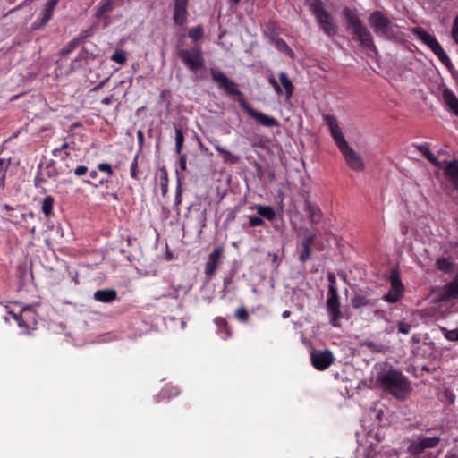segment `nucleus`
I'll use <instances>...</instances> for the list:
<instances>
[{
    "label": "nucleus",
    "instance_id": "36",
    "mask_svg": "<svg viewBox=\"0 0 458 458\" xmlns=\"http://www.w3.org/2000/svg\"><path fill=\"white\" fill-rule=\"evenodd\" d=\"M204 31L202 26L199 25L190 29L188 36L194 41L198 42L203 37Z\"/></svg>",
    "mask_w": 458,
    "mask_h": 458
},
{
    "label": "nucleus",
    "instance_id": "31",
    "mask_svg": "<svg viewBox=\"0 0 458 458\" xmlns=\"http://www.w3.org/2000/svg\"><path fill=\"white\" fill-rule=\"evenodd\" d=\"M55 199L52 196H47L43 199L41 203V210L46 217L53 216Z\"/></svg>",
    "mask_w": 458,
    "mask_h": 458
},
{
    "label": "nucleus",
    "instance_id": "6",
    "mask_svg": "<svg viewBox=\"0 0 458 458\" xmlns=\"http://www.w3.org/2000/svg\"><path fill=\"white\" fill-rule=\"evenodd\" d=\"M177 56L191 72H198L205 66L202 48L195 45L191 48H178Z\"/></svg>",
    "mask_w": 458,
    "mask_h": 458
},
{
    "label": "nucleus",
    "instance_id": "10",
    "mask_svg": "<svg viewBox=\"0 0 458 458\" xmlns=\"http://www.w3.org/2000/svg\"><path fill=\"white\" fill-rule=\"evenodd\" d=\"M239 103L242 108L248 114V115L255 119L261 125L265 127H276L279 125V123L276 118L268 116L262 112L257 111L245 99L241 98Z\"/></svg>",
    "mask_w": 458,
    "mask_h": 458
},
{
    "label": "nucleus",
    "instance_id": "18",
    "mask_svg": "<svg viewBox=\"0 0 458 458\" xmlns=\"http://www.w3.org/2000/svg\"><path fill=\"white\" fill-rule=\"evenodd\" d=\"M327 309L330 316V323L333 327H339V320L343 318L340 310V302L338 298H327Z\"/></svg>",
    "mask_w": 458,
    "mask_h": 458
},
{
    "label": "nucleus",
    "instance_id": "48",
    "mask_svg": "<svg viewBox=\"0 0 458 458\" xmlns=\"http://www.w3.org/2000/svg\"><path fill=\"white\" fill-rule=\"evenodd\" d=\"M411 326L408 323L400 321L398 322V331L403 335H407L410 333Z\"/></svg>",
    "mask_w": 458,
    "mask_h": 458
},
{
    "label": "nucleus",
    "instance_id": "51",
    "mask_svg": "<svg viewBox=\"0 0 458 458\" xmlns=\"http://www.w3.org/2000/svg\"><path fill=\"white\" fill-rule=\"evenodd\" d=\"M445 337L449 341H458V328L447 331Z\"/></svg>",
    "mask_w": 458,
    "mask_h": 458
},
{
    "label": "nucleus",
    "instance_id": "21",
    "mask_svg": "<svg viewBox=\"0 0 458 458\" xmlns=\"http://www.w3.org/2000/svg\"><path fill=\"white\" fill-rule=\"evenodd\" d=\"M442 98L448 108L458 116V98L456 95L450 89L445 88L442 90Z\"/></svg>",
    "mask_w": 458,
    "mask_h": 458
},
{
    "label": "nucleus",
    "instance_id": "14",
    "mask_svg": "<svg viewBox=\"0 0 458 458\" xmlns=\"http://www.w3.org/2000/svg\"><path fill=\"white\" fill-rule=\"evenodd\" d=\"M20 328L22 329L23 334L30 335L31 329H35L37 324V313L30 307L26 306L20 311Z\"/></svg>",
    "mask_w": 458,
    "mask_h": 458
},
{
    "label": "nucleus",
    "instance_id": "25",
    "mask_svg": "<svg viewBox=\"0 0 458 458\" xmlns=\"http://www.w3.org/2000/svg\"><path fill=\"white\" fill-rule=\"evenodd\" d=\"M58 2L59 0H48L47 2L38 27L45 26L52 19L53 12L55 9Z\"/></svg>",
    "mask_w": 458,
    "mask_h": 458
},
{
    "label": "nucleus",
    "instance_id": "59",
    "mask_svg": "<svg viewBox=\"0 0 458 458\" xmlns=\"http://www.w3.org/2000/svg\"><path fill=\"white\" fill-rule=\"evenodd\" d=\"M113 100H114V95H110L108 97L102 98L101 103L104 105H110V104H112Z\"/></svg>",
    "mask_w": 458,
    "mask_h": 458
},
{
    "label": "nucleus",
    "instance_id": "28",
    "mask_svg": "<svg viewBox=\"0 0 458 458\" xmlns=\"http://www.w3.org/2000/svg\"><path fill=\"white\" fill-rule=\"evenodd\" d=\"M279 81L285 90V96L287 99H290L293 96L294 87L291 80L288 78L284 72H280L278 74Z\"/></svg>",
    "mask_w": 458,
    "mask_h": 458
},
{
    "label": "nucleus",
    "instance_id": "19",
    "mask_svg": "<svg viewBox=\"0 0 458 458\" xmlns=\"http://www.w3.org/2000/svg\"><path fill=\"white\" fill-rule=\"evenodd\" d=\"M316 233L305 236L301 241V251L299 254V260L305 263L310 259L312 246L316 239Z\"/></svg>",
    "mask_w": 458,
    "mask_h": 458
},
{
    "label": "nucleus",
    "instance_id": "45",
    "mask_svg": "<svg viewBox=\"0 0 458 458\" xmlns=\"http://www.w3.org/2000/svg\"><path fill=\"white\" fill-rule=\"evenodd\" d=\"M138 159H139V154H137L133 160H132V163L131 165V167H130V175L131 178L133 179H138Z\"/></svg>",
    "mask_w": 458,
    "mask_h": 458
},
{
    "label": "nucleus",
    "instance_id": "29",
    "mask_svg": "<svg viewBox=\"0 0 458 458\" xmlns=\"http://www.w3.org/2000/svg\"><path fill=\"white\" fill-rule=\"evenodd\" d=\"M215 323L218 328V333L220 334L221 338L225 340L231 336V329L225 318L217 317L215 318Z\"/></svg>",
    "mask_w": 458,
    "mask_h": 458
},
{
    "label": "nucleus",
    "instance_id": "49",
    "mask_svg": "<svg viewBox=\"0 0 458 458\" xmlns=\"http://www.w3.org/2000/svg\"><path fill=\"white\" fill-rule=\"evenodd\" d=\"M452 37L456 44H458V15L454 18L453 28H452Z\"/></svg>",
    "mask_w": 458,
    "mask_h": 458
},
{
    "label": "nucleus",
    "instance_id": "41",
    "mask_svg": "<svg viewBox=\"0 0 458 458\" xmlns=\"http://www.w3.org/2000/svg\"><path fill=\"white\" fill-rule=\"evenodd\" d=\"M235 318L240 321V322H247L248 319H249V313L246 310L245 307L242 306V307H239L236 311H235Z\"/></svg>",
    "mask_w": 458,
    "mask_h": 458
},
{
    "label": "nucleus",
    "instance_id": "27",
    "mask_svg": "<svg viewBox=\"0 0 458 458\" xmlns=\"http://www.w3.org/2000/svg\"><path fill=\"white\" fill-rule=\"evenodd\" d=\"M114 0H101L97 7L96 17L101 19L105 14L109 13L114 9Z\"/></svg>",
    "mask_w": 458,
    "mask_h": 458
},
{
    "label": "nucleus",
    "instance_id": "11",
    "mask_svg": "<svg viewBox=\"0 0 458 458\" xmlns=\"http://www.w3.org/2000/svg\"><path fill=\"white\" fill-rule=\"evenodd\" d=\"M318 24L323 32L328 37H334L337 34V25L332 14L327 10H320V12L313 14Z\"/></svg>",
    "mask_w": 458,
    "mask_h": 458
},
{
    "label": "nucleus",
    "instance_id": "22",
    "mask_svg": "<svg viewBox=\"0 0 458 458\" xmlns=\"http://www.w3.org/2000/svg\"><path fill=\"white\" fill-rule=\"evenodd\" d=\"M94 299L103 303H109L117 299V292L114 289H101L94 293Z\"/></svg>",
    "mask_w": 458,
    "mask_h": 458
},
{
    "label": "nucleus",
    "instance_id": "43",
    "mask_svg": "<svg viewBox=\"0 0 458 458\" xmlns=\"http://www.w3.org/2000/svg\"><path fill=\"white\" fill-rule=\"evenodd\" d=\"M73 149L72 147H71V144L68 141H64L60 147H57L52 150V155L55 157L61 156L63 151H68V149Z\"/></svg>",
    "mask_w": 458,
    "mask_h": 458
},
{
    "label": "nucleus",
    "instance_id": "63",
    "mask_svg": "<svg viewBox=\"0 0 458 458\" xmlns=\"http://www.w3.org/2000/svg\"><path fill=\"white\" fill-rule=\"evenodd\" d=\"M175 205H179L182 202V196H181V191L180 189H177L176 191V196H175Z\"/></svg>",
    "mask_w": 458,
    "mask_h": 458
},
{
    "label": "nucleus",
    "instance_id": "34",
    "mask_svg": "<svg viewBox=\"0 0 458 458\" xmlns=\"http://www.w3.org/2000/svg\"><path fill=\"white\" fill-rule=\"evenodd\" d=\"M454 266V263L448 258H439L436 261V268L444 273H449Z\"/></svg>",
    "mask_w": 458,
    "mask_h": 458
},
{
    "label": "nucleus",
    "instance_id": "53",
    "mask_svg": "<svg viewBox=\"0 0 458 458\" xmlns=\"http://www.w3.org/2000/svg\"><path fill=\"white\" fill-rule=\"evenodd\" d=\"M327 296H328L327 298H333V299L338 298L337 289L335 285H333V284L329 285Z\"/></svg>",
    "mask_w": 458,
    "mask_h": 458
},
{
    "label": "nucleus",
    "instance_id": "47",
    "mask_svg": "<svg viewBox=\"0 0 458 458\" xmlns=\"http://www.w3.org/2000/svg\"><path fill=\"white\" fill-rule=\"evenodd\" d=\"M265 221L260 216H252L249 219L250 227L264 226Z\"/></svg>",
    "mask_w": 458,
    "mask_h": 458
},
{
    "label": "nucleus",
    "instance_id": "23",
    "mask_svg": "<svg viewBox=\"0 0 458 458\" xmlns=\"http://www.w3.org/2000/svg\"><path fill=\"white\" fill-rule=\"evenodd\" d=\"M418 151H420L424 157L430 162L435 167L440 168L441 162L434 156V154L430 151L428 144H413L412 145Z\"/></svg>",
    "mask_w": 458,
    "mask_h": 458
},
{
    "label": "nucleus",
    "instance_id": "2",
    "mask_svg": "<svg viewBox=\"0 0 458 458\" xmlns=\"http://www.w3.org/2000/svg\"><path fill=\"white\" fill-rule=\"evenodd\" d=\"M378 386L398 400H404L411 388L407 377L396 369H389L377 376Z\"/></svg>",
    "mask_w": 458,
    "mask_h": 458
},
{
    "label": "nucleus",
    "instance_id": "32",
    "mask_svg": "<svg viewBox=\"0 0 458 458\" xmlns=\"http://www.w3.org/2000/svg\"><path fill=\"white\" fill-rule=\"evenodd\" d=\"M11 165V160L7 158H0V189L5 188L6 172Z\"/></svg>",
    "mask_w": 458,
    "mask_h": 458
},
{
    "label": "nucleus",
    "instance_id": "38",
    "mask_svg": "<svg viewBox=\"0 0 458 458\" xmlns=\"http://www.w3.org/2000/svg\"><path fill=\"white\" fill-rule=\"evenodd\" d=\"M89 59H95V55L89 52L87 49H81L77 56L72 60V64H76L78 62H81V61H88Z\"/></svg>",
    "mask_w": 458,
    "mask_h": 458
},
{
    "label": "nucleus",
    "instance_id": "5",
    "mask_svg": "<svg viewBox=\"0 0 458 458\" xmlns=\"http://www.w3.org/2000/svg\"><path fill=\"white\" fill-rule=\"evenodd\" d=\"M413 35L417 38V39L420 40L422 43L427 45L430 50L437 56L439 61L448 69L453 67V64L438 42L435 36L429 34L424 29L420 27H416L412 30Z\"/></svg>",
    "mask_w": 458,
    "mask_h": 458
},
{
    "label": "nucleus",
    "instance_id": "58",
    "mask_svg": "<svg viewBox=\"0 0 458 458\" xmlns=\"http://www.w3.org/2000/svg\"><path fill=\"white\" fill-rule=\"evenodd\" d=\"M71 157V153L69 151H63V153L61 154V156H59L58 157H60V159L64 162V164H67L66 163V160Z\"/></svg>",
    "mask_w": 458,
    "mask_h": 458
},
{
    "label": "nucleus",
    "instance_id": "12",
    "mask_svg": "<svg viewBox=\"0 0 458 458\" xmlns=\"http://www.w3.org/2000/svg\"><path fill=\"white\" fill-rule=\"evenodd\" d=\"M210 74L212 79L218 84L219 88L224 89L228 95L242 96V93L238 89L237 85L230 80L223 72L211 68Z\"/></svg>",
    "mask_w": 458,
    "mask_h": 458
},
{
    "label": "nucleus",
    "instance_id": "26",
    "mask_svg": "<svg viewBox=\"0 0 458 458\" xmlns=\"http://www.w3.org/2000/svg\"><path fill=\"white\" fill-rule=\"evenodd\" d=\"M305 210L312 224L318 225L320 223L322 212L318 206L308 202Z\"/></svg>",
    "mask_w": 458,
    "mask_h": 458
},
{
    "label": "nucleus",
    "instance_id": "56",
    "mask_svg": "<svg viewBox=\"0 0 458 458\" xmlns=\"http://www.w3.org/2000/svg\"><path fill=\"white\" fill-rule=\"evenodd\" d=\"M9 315L12 316V318L17 322L18 324V327H20V322H21V319H20V312L19 313H15L12 310H8L7 311Z\"/></svg>",
    "mask_w": 458,
    "mask_h": 458
},
{
    "label": "nucleus",
    "instance_id": "1",
    "mask_svg": "<svg viewBox=\"0 0 458 458\" xmlns=\"http://www.w3.org/2000/svg\"><path fill=\"white\" fill-rule=\"evenodd\" d=\"M323 121L328 127L330 134L338 149L344 156L348 166L357 172L362 171L365 166L363 160L361 157L349 146L338 125L336 117L332 114H324Z\"/></svg>",
    "mask_w": 458,
    "mask_h": 458
},
{
    "label": "nucleus",
    "instance_id": "50",
    "mask_svg": "<svg viewBox=\"0 0 458 458\" xmlns=\"http://www.w3.org/2000/svg\"><path fill=\"white\" fill-rule=\"evenodd\" d=\"M88 172V167L86 165H78L74 170L73 173L77 177H81L82 175H85Z\"/></svg>",
    "mask_w": 458,
    "mask_h": 458
},
{
    "label": "nucleus",
    "instance_id": "37",
    "mask_svg": "<svg viewBox=\"0 0 458 458\" xmlns=\"http://www.w3.org/2000/svg\"><path fill=\"white\" fill-rule=\"evenodd\" d=\"M184 142L183 132L181 129H175V150L177 154H181Z\"/></svg>",
    "mask_w": 458,
    "mask_h": 458
},
{
    "label": "nucleus",
    "instance_id": "16",
    "mask_svg": "<svg viewBox=\"0 0 458 458\" xmlns=\"http://www.w3.org/2000/svg\"><path fill=\"white\" fill-rule=\"evenodd\" d=\"M439 443H440V438L438 437H419L411 445V453L413 454H420L427 448L436 447Z\"/></svg>",
    "mask_w": 458,
    "mask_h": 458
},
{
    "label": "nucleus",
    "instance_id": "4",
    "mask_svg": "<svg viewBox=\"0 0 458 458\" xmlns=\"http://www.w3.org/2000/svg\"><path fill=\"white\" fill-rule=\"evenodd\" d=\"M72 167L68 164L57 165L54 159H49L44 165L40 162L38 165V174L35 177V186L39 187L41 184L47 182L51 179H56L60 175L69 174Z\"/></svg>",
    "mask_w": 458,
    "mask_h": 458
},
{
    "label": "nucleus",
    "instance_id": "35",
    "mask_svg": "<svg viewBox=\"0 0 458 458\" xmlns=\"http://www.w3.org/2000/svg\"><path fill=\"white\" fill-rule=\"evenodd\" d=\"M305 4L312 14L326 9L322 0H305Z\"/></svg>",
    "mask_w": 458,
    "mask_h": 458
},
{
    "label": "nucleus",
    "instance_id": "20",
    "mask_svg": "<svg viewBox=\"0 0 458 458\" xmlns=\"http://www.w3.org/2000/svg\"><path fill=\"white\" fill-rule=\"evenodd\" d=\"M441 294L443 301L458 300V272L453 280L443 287Z\"/></svg>",
    "mask_w": 458,
    "mask_h": 458
},
{
    "label": "nucleus",
    "instance_id": "17",
    "mask_svg": "<svg viewBox=\"0 0 458 458\" xmlns=\"http://www.w3.org/2000/svg\"><path fill=\"white\" fill-rule=\"evenodd\" d=\"M188 0H174L173 20L178 26H182L188 17Z\"/></svg>",
    "mask_w": 458,
    "mask_h": 458
},
{
    "label": "nucleus",
    "instance_id": "15",
    "mask_svg": "<svg viewBox=\"0 0 458 458\" xmlns=\"http://www.w3.org/2000/svg\"><path fill=\"white\" fill-rule=\"evenodd\" d=\"M224 252V248L219 246L216 247L213 251L208 255L206 265H205V276L208 280H210L215 275L217 267L219 265V261L221 256Z\"/></svg>",
    "mask_w": 458,
    "mask_h": 458
},
{
    "label": "nucleus",
    "instance_id": "42",
    "mask_svg": "<svg viewBox=\"0 0 458 458\" xmlns=\"http://www.w3.org/2000/svg\"><path fill=\"white\" fill-rule=\"evenodd\" d=\"M111 60L117 64H123L126 62L127 57H126L125 53L123 50H116L111 55Z\"/></svg>",
    "mask_w": 458,
    "mask_h": 458
},
{
    "label": "nucleus",
    "instance_id": "54",
    "mask_svg": "<svg viewBox=\"0 0 458 458\" xmlns=\"http://www.w3.org/2000/svg\"><path fill=\"white\" fill-rule=\"evenodd\" d=\"M179 165H180V168L183 171L186 170L187 168V158H186V156L185 155H182L180 157V159H179Z\"/></svg>",
    "mask_w": 458,
    "mask_h": 458
},
{
    "label": "nucleus",
    "instance_id": "64",
    "mask_svg": "<svg viewBox=\"0 0 458 458\" xmlns=\"http://www.w3.org/2000/svg\"><path fill=\"white\" fill-rule=\"evenodd\" d=\"M233 282V279L231 277L229 278H225L224 279V287L225 289L227 288Z\"/></svg>",
    "mask_w": 458,
    "mask_h": 458
},
{
    "label": "nucleus",
    "instance_id": "40",
    "mask_svg": "<svg viewBox=\"0 0 458 458\" xmlns=\"http://www.w3.org/2000/svg\"><path fill=\"white\" fill-rule=\"evenodd\" d=\"M160 186L162 194L165 196L168 191V176L165 167L161 169Z\"/></svg>",
    "mask_w": 458,
    "mask_h": 458
},
{
    "label": "nucleus",
    "instance_id": "52",
    "mask_svg": "<svg viewBox=\"0 0 458 458\" xmlns=\"http://www.w3.org/2000/svg\"><path fill=\"white\" fill-rule=\"evenodd\" d=\"M268 81L278 95L282 93V89L274 77H270Z\"/></svg>",
    "mask_w": 458,
    "mask_h": 458
},
{
    "label": "nucleus",
    "instance_id": "44",
    "mask_svg": "<svg viewBox=\"0 0 458 458\" xmlns=\"http://www.w3.org/2000/svg\"><path fill=\"white\" fill-rule=\"evenodd\" d=\"M276 47L280 50V51H284L286 52L288 55H293V51L291 49V47L285 43V41L282 38H279L276 41Z\"/></svg>",
    "mask_w": 458,
    "mask_h": 458
},
{
    "label": "nucleus",
    "instance_id": "61",
    "mask_svg": "<svg viewBox=\"0 0 458 458\" xmlns=\"http://www.w3.org/2000/svg\"><path fill=\"white\" fill-rule=\"evenodd\" d=\"M105 199H107L108 197H111L113 198L114 200H118L119 198H118V195L116 192H106L105 195H104Z\"/></svg>",
    "mask_w": 458,
    "mask_h": 458
},
{
    "label": "nucleus",
    "instance_id": "9",
    "mask_svg": "<svg viewBox=\"0 0 458 458\" xmlns=\"http://www.w3.org/2000/svg\"><path fill=\"white\" fill-rule=\"evenodd\" d=\"M391 286L388 293L384 296V301L389 303H395L401 300L404 293V285L402 283L397 269H393L390 274Z\"/></svg>",
    "mask_w": 458,
    "mask_h": 458
},
{
    "label": "nucleus",
    "instance_id": "24",
    "mask_svg": "<svg viewBox=\"0 0 458 458\" xmlns=\"http://www.w3.org/2000/svg\"><path fill=\"white\" fill-rule=\"evenodd\" d=\"M377 300H371L367 295L356 293L351 300V305L353 309L358 310L362 307H372L376 304Z\"/></svg>",
    "mask_w": 458,
    "mask_h": 458
},
{
    "label": "nucleus",
    "instance_id": "46",
    "mask_svg": "<svg viewBox=\"0 0 458 458\" xmlns=\"http://www.w3.org/2000/svg\"><path fill=\"white\" fill-rule=\"evenodd\" d=\"M97 167H98V171L106 173L109 176H113L114 175V170H113V167H112V165L110 164L99 163V164H98Z\"/></svg>",
    "mask_w": 458,
    "mask_h": 458
},
{
    "label": "nucleus",
    "instance_id": "55",
    "mask_svg": "<svg viewBox=\"0 0 458 458\" xmlns=\"http://www.w3.org/2000/svg\"><path fill=\"white\" fill-rule=\"evenodd\" d=\"M137 140L140 148H141L144 143V134L141 131H137Z\"/></svg>",
    "mask_w": 458,
    "mask_h": 458
},
{
    "label": "nucleus",
    "instance_id": "60",
    "mask_svg": "<svg viewBox=\"0 0 458 458\" xmlns=\"http://www.w3.org/2000/svg\"><path fill=\"white\" fill-rule=\"evenodd\" d=\"M109 180L107 179H101L98 182V184H94V186L97 188L98 186H105L106 189H108Z\"/></svg>",
    "mask_w": 458,
    "mask_h": 458
},
{
    "label": "nucleus",
    "instance_id": "39",
    "mask_svg": "<svg viewBox=\"0 0 458 458\" xmlns=\"http://www.w3.org/2000/svg\"><path fill=\"white\" fill-rule=\"evenodd\" d=\"M80 44V39L74 38L71 40L66 46H64L61 50L62 55H68L70 53L74 51Z\"/></svg>",
    "mask_w": 458,
    "mask_h": 458
},
{
    "label": "nucleus",
    "instance_id": "3",
    "mask_svg": "<svg viewBox=\"0 0 458 458\" xmlns=\"http://www.w3.org/2000/svg\"><path fill=\"white\" fill-rule=\"evenodd\" d=\"M343 15L346 21L348 28L352 30L353 39L360 42L361 47L377 53V47L374 44L370 31L362 24L355 10L344 7Z\"/></svg>",
    "mask_w": 458,
    "mask_h": 458
},
{
    "label": "nucleus",
    "instance_id": "57",
    "mask_svg": "<svg viewBox=\"0 0 458 458\" xmlns=\"http://www.w3.org/2000/svg\"><path fill=\"white\" fill-rule=\"evenodd\" d=\"M9 315L12 316V318L17 322L18 324V327H20V322H21V319H20V312L19 313H15L12 310H8L7 311Z\"/></svg>",
    "mask_w": 458,
    "mask_h": 458
},
{
    "label": "nucleus",
    "instance_id": "7",
    "mask_svg": "<svg viewBox=\"0 0 458 458\" xmlns=\"http://www.w3.org/2000/svg\"><path fill=\"white\" fill-rule=\"evenodd\" d=\"M369 23L379 37L389 38L394 35L391 21L381 11H374L369 17Z\"/></svg>",
    "mask_w": 458,
    "mask_h": 458
},
{
    "label": "nucleus",
    "instance_id": "33",
    "mask_svg": "<svg viewBox=\"0 0 458 458\" xmlns=\"http://www.w3.org/2000/svg\"><path fill=\"white\" fill-rule=\"evenodd\" d=\"M216 150L223 155L224 162L228 164H236L239 161V157L237 156L233 155L230 151L222 148L219 144L215 145Z\"/></svg>",
    "mask_w": 458,
    "mask_h": 458
},
{
    "label": "nucleus",
    "instance_id": "62",
    "mask_svg": "<svg viewBox=\"0 0 458 458\" xmlns=\"http://www.w3.org/2000/svg\"><path fill=\"white\" fill-rule=\"evenodd\" d=\"M108 81V78H106L105 80L101 81L98 85H96L92 90H98L100 89L101 88L104 87V85L106 83V81Z\"/></svg>",
    "mask_w": 458,
    "mask_h": 458
},
{
    "label": "nucleus",
    "instance_id": "13",
    "mask_svg": "<svg viewBox=\"0 0 458 458\" xmlns=\"http://www.w3.org/2000/svg\"><path fill=\"white\" fill-rule=\"evenodd\" d=\"M333 352L329 350H313L310 352V361L312 366L318 370L328 369L334 362Z\"/></svg>",
    "mask_w": 458,
    "mask_h": 458
},
{
    "label": "nucleus",
    "instance_id": "30",
    "mask_svg": "<svg viewBox=\"0 0 458 458\" xmlns=\"http://www.w3.org/2000/svg\"><path fill=\"white\" fill-rule=\"evenodd\" d=\"M259 216L262 218H266L268 221H273L276 218V211L270 206L257 205L255 207Z\"/></svg>",
    "mask_w": 458,
    "mask_h": 458
},
{
    "label": "nucleus",
    "instance_id": "8",
    "mask_svg": "<svg viewBox=\"0 0 458 458\" xmlns=\"http://www.w3.org/2000/svg\"><path fill=\"white\" fill-rule=\"evenodd\" d=\"M443 174L446 180L444 184V191L451 195L454 191H458V160L445 161L441 163Z\"/></svg>",
    "mask_w": 458,
    "mask_h": 458
}]
</instances>
